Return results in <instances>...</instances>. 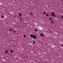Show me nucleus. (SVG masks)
I'll use <instances>...</instances> for the list:
<instances>
[{
    "label": "nucleus",
    "instance_id": "nucleus-1",
    "mask_svg": "<svg viewBox=\"0 0 63 63\" xmlns=\"http://www.w3.org/2000/svg\"><path fill=\"white\" fill-rule=\"evenodd\" d=\"M30 36L31 38H33L34 39H35V38H37V37L34 35L31 34L30 35Z\"/></svg>",
    "mask_w": 63,
    "mask_h": 63
},
{
    "label": "nucleus",
    "instance_id": "nucleus-2",
    "mask_svg": "<svg viewBox=\"0 0 63 63\" xmlns=\"http://www.w3.org/2000/svg\"><path fill=\"white\" fill-rule=\"evenodd\" d=\"M22 15V14L21 13H19V16H21Z\"/></svg>",
    "mask_w": 63,
    "mask_h": 63
},
{
    "label": "nucleus",
    "instance_id": "nucleus-3",
    "mask_svg": "<svg viewBox=\"0 0 63 63\" xmlns=\"http://www.w3.org/2000/svg\"><path fill=\"white\" fill-rule=\"evenodd\" d=\"M51 16H55V15H53V14H51Z\"/></svg>",
    "mask_w": 63,
    "mask_h": 63
},
{
    "label": "nucleus",
    "instance_id": "nucleus-4",
    "mask_svg": "<svg viewBox=\"0 0 63 63\" xmlns=\"http://www.w3.org/2000/svg\"><path fill=\"white\" fill-rule=\"evenodd\" d=\"M9 30L11 32H12V29H9Z\"/></svg>",
    "mask_w": 63,
    "mask_h": 63
},
{
    "label": "nucleus",
    "instance_id": "nucleus-5",
    "mask_svg": "<svg viewBox=\"0 0 63 63\" xmlns=\"http://www.w3.org/2000/svg\"><path fill=\"white\" fill-rule=\"evenodd\" d=\"M40 35L41 36H43V34L41 33L40 34Z\"/></svg>",
    "mask_w": 63,
    "mask_h": 63
},
{
    "label": "nucleus",
    "instance_id": "nucleus-6",
    "mask_svg": "<svg viewBox=\"0 0 63 63\" xmlns=\"http://www.w3.org/2000/svg\"><path fill=\"white\" fill-rule=\"evenodd\" d=\"M51 14H55V13L54 12H52Z\"/></svg>",
    "mask_w": 63,
    "mask_h": 63
},
{
    "label": "nucleus",
    "instance_id": "nucleus-7",
    "mask_svg": "<svg viewBox=\"0 0 63 63\" xmlns=\"http://www.w3.org/2000/svg\"><path fill=\"white\" fill-rule=\"evenodd\" d=\"M34 30H35V31H36V32H37V31H38L36 29H35Z\"/></svg>",
    "mask_w": 63,
    "mask_h": 63
},
{
    "label": "nucleus",
    "instance_id": "nucleus-8",
    "mask_svg": "<svg viewBox=\"0 0 63 63\" xmlns=\"http://www.w3.org/2000/svg\"><path fill=\"white\" fill-rule=\"evenodd\" d=\"M5 52H6V53H8V51H7V50H6L5 51Z\"/></svg>",
    "mask_w": 63,
    "mask_h": 63
},
{
    "label": "nucleus",
    "instance_id": "nucleus-9",
    "mask_svg": "<svg viewBox=\"0 0 63 63\" xmlns=\"http://www.w3.org/2000/svg\"><path fill=\"white\" fill-rule=\"evenodd\" d=\"M43 14H44V15L46 14V12H44Z\"/></svg>",
    "mask_w": 63,
    "mask_h": 63
},
{
    "label": "nucleus",
    "instance_id": "nucleus-10",
    "mask_svg": "<svg viewBox=\"0 0 63 63\" xmlns=\"http://www.w3.org/2000/svg\"><path fill=\"white\" fill-rule=\"evenodd\" d=\"M1 17L2 18H3V17H4V16H2Z\"/></svg>",
    "mask_w": 63,
    "mask_h": 63
},
{
    "label": "nucleus",
    "instance_id": "nucleus-11",
    "mask_svg": "<svg viewBox=\"0 0 63 63\" xmlns=\"http://www.w3.org/2000/svg\"><path fill=\"white\" fill-rule=\"evenodd\" d=\"M33 43H34V44H35V42L34 41H33Z\"/></svg>",
    "mask_w": 63,
    "mask_h": 63
},
{
    "label": "nucleus",
    "instance_id": "nucleus-12",
    "mask_svg": "<svg viewBox=\"0 0 63 63\" xmlns=\"http://www.w3.org/2000/svg\"><path fill=\"white\" fill-rule=\"evenodd\" d=\"M24 37H25V38H26V36H25V35H24Z\"/></svg>",
    "mask_w": 63,
    "mask_h": 63
},
{
    "label": "nucleus",
    "instance_id": "nucleus-13",
    "mask_svg": "<svg viewBox=\"0 0 63 63\" xmlns=\"http://www.w3.org/2000/svg\"><path fill=\"white\" fill-rule=\"evenodd\" d=\"M46 16H48V14H46Z\"/></svg>",
    "mask_w": 63,
    "mask_h": 63
},
{
    "label": "nucleus",
    "instance_id": "nucleus-14",
    "mask_svg": "<svg viewBox=\"0 0 63 63\" xmlns=\"http://www.w3.org/2000/svg\"><path fill=\"white\" fill-rule=\"evenodd\" d=\"M50 20H52V19H51V18H50Z\"/></svg>",
    "mask_w": 63,
    "mask_h": 63
},
{
    "label": "nucleus",
    "instance_id": "nucleus-15",
    "mask_svg": "<svg viewBox=\"0 0 63 63\" xmlns=\"http://www.w3.org/2000/svg\"><path fill=\"white\" fill-rule=\"evenodd\" d=\"M13 51L12 50L11 51V53H13Z\"/></svg>",
    "mask_w": 63,
    "mask_h": 63
},
{
    "label": "nucleus",
    "instance_id": "nucleus-16",
    "mask_svg": "<svg viewBox=\"0 0 63 63\" xmlns=\"http://www.w3.org/2000/svg\"><path fill=\"white\" fill-rule=\"evenodd\" d=\"M51 22H52V23H53V22L52 21H51Z\"/></svg>",
    "mask_w": 63,
    "mask_h": 63
},
{
    "label": "nucleus",
    "instance_id": "nucleus-17",
    "mask_svg": "<svg viewBox=\"0 0 63 63\" xmlns=\"http://www.w3.org/2000/svg\"><path fill=\"white\" fill-rule=\"evenodd\" d=\"M30 14L31 15H32V14H33V13H31Z\"/></svg>",
    "mask_w": 63,
    "mask_h": 63
},
{
    "label": "nucleus",
    "instance_id": "nucleus-18",
    "mask_svg": "<svg viewBox=\"0 0 63 63\" xmlns=\"http://www.w3.org/2000/svg\"><path fill=\"white\" fill-rule=\"evenodd\" d=\"M62 18H63V16H62Z\"/></svg>",
    "mask_w": 63,
    "mask_h": 63
},
{
    "label": "nucleus",
    "instance_id": "nucleus-19",
    "mask_svg": "<svg viewBox=\"0 0 63 63\" xmlns=\"http://www.w3.org/2000/svg\"><path fill=\"white\" fill-rule=\"evenodd\" d=\"M61 46H62V47H63V45H62Z\"/></svg>",
    "mask_w": 63,
    "mask_h": 63
},
{
    "label": "nucleus",
    "instance_id": "nucleus-20",
    "mask_svg": "<svg viewBox=\"0 0 63 63\" xmlns=\"http://www.w3.org/2000/svg\"><path fill=\"white\" fill-rule=\"evenodd\" d=\"M50 32H51V31H50Z\"/></svg>",
    "mask_w": 63,
    "mask_h": 63
},
{
    "label": "nucleus",
    "instance_id": "nucleus-21",
    "mask_svg": "<svg viewBox=\"0 0 63 63\" xmlns=\"http://www.w3.org/2000/svg\"><path fill=\"white\" fill-rule=\"evenodd\" d=\"M20 19H21V20H22V18H20Z\"/></svg>",
    "mask_w": 63,
    "mask_h": 63
}]
</instances>
